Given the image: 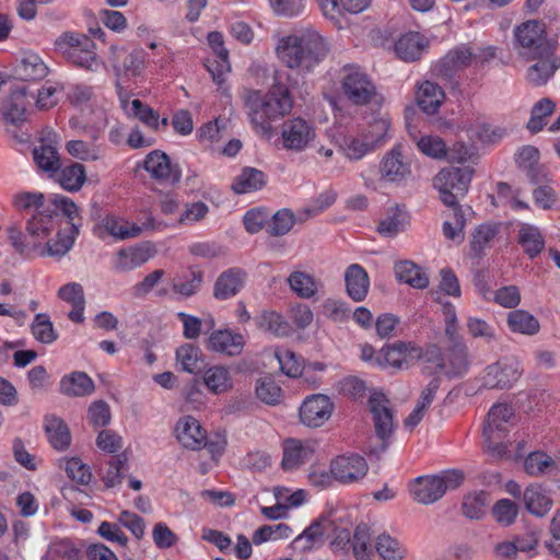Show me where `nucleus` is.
<instances>
[{"label":"nucleus","instance_id":"nucleus-25","mask_svg":"<svg viewBox=\"0 0 560 560\" xmlns=\"http://www.w3.org/2000/svg\"><path fill=\"white\" fill-rule=\"evenodd\" d=\"M469 366L467 348L463 341H456L450 345L445 352V366L443 372L448 377H458L464 375Z\"/></svg>","mask_w":560,"mask_h":560},{"label":"nucleus","instance_id":"nucleus-19","mask_svg":"<svg viewBox=\"0 0 560 560\" xmlns=\"http://www.w3.org/2000/svg\"><path fill=\"white\" fill-rule=\"evenodd\" d=\"M55 229L54 210L44 208L36 214L32 215L26 222V232L32 242L35 243L37 250L42 243L48 238Z\"/></svg>","mask_w":560,"mask_h":560},{"label":"nucleus","instance_id":"nucleus-23","mask_svg":"<svg viewBox=\"0 0 560 560\" xmlns=\"http://www.w3.org/2000/svg\"><path fill=\"white\" fill-rule=\"evenodd\" d=\"M314 447L310 442L289 439L284 442L282 467L285 470L298 468L311 459Z\"/></svg>","mask_w":560,"mask_h":560},{"label":"nucleus","instance_id":"nucleus-39","mask_svg":"<svg viewBox=\"0 0 560 560\" xmlns=\"http://www.w3.org/2000/svg\"><path fill=\"white\" fill-rule=\"evenodd\" d=\"M203 382L207 388L213 394H222L233 386L230 370L222 365H214L206 370Z\"/></svg>","mask_w":560,"mask_h":560},{"label":"nucleus","instance_id":"nucleus-14","mask_svg":"<svg viewBox=\"0 0 560 560\" xmlns=\"http://www.w3.org/2000/svg\"><path fill=\"white\" fill-rule=\"evenodd\" d=\"M143 167L153 178L161 182L176 184L182 177L178 165H173L170 156L160 150H154L147 155Z\"/></svg>","mask_w":560,"mask_h":560},{"label":"nucleus","instance_id":"nucleus-49","mask_svg":"<svg viewBox=\"0 0 560 560\" xmlns=\"http://www.w3.org/2000/svg\"><path fill=\"white\" fill-rule=\"evenodd\" d=\"M375 549L384 560H402L407 553L399 541L387 534H381L376 538Z\"/></svg>","mask_w":560,"mask_h":560},{"label":"nucleus","instance_id":"nucleus-27","mask_svg":"<svg viewBox=\"0 0 560 560\" xmlns=\"http://www.w3.org/2000/svg\"><path fill=\"white\" fill-rule=\"evenodd\" d=\"M410 174V166L404 161L398 148L388 152L381 163V175L387 182H401Z\"/></svg>","mask_w":560,"mask_h":560},{"label":"nucleus","instance_id":"nucleus-55","mask_svg":"<svg viewBox=\"0 0 560 560\" xmlns=\"http://www.w3.org/2000/svg\"><path fill=\"white\" fill-rule=\"evenodd\" d=\"M555 103L550 98H542L537 102L530 112V118L527 128L536 133L546 125L545 118L553 113Z\"/></svg>","mask_w":560,"mask_h":560},{"label":"nucleus","instance_id":"nucleus-22","mask_svg":"<svg viewBox=\"0 0 560 560\" xmlns=\"http://www.w3.org/2000/svg\"><path fill=\"white\" fill-rule=\"evenodd\" d=\"M246 273L240 268H230L217 279L213 295L218 300H228L236 295L244 285Z\"/></svg>","mask_w":560,"mask_h":560},{"label":"nucleus","instance_id":"nucleus-42","mask_svg":"<svg viewBox=\"0 0 560 560\" xmlns=\"http://www.w3.org/2000/svg\"><path fill=\"white\" fill-rule=\"evenodd\" d=\"M288 283L291 290L301 299H312L318 291L320 284L315 278L304 271H293Z\"/></svg>","mask_w":560,"mask_h":560},{"label":"nucleus","instance_id":"nucleus-34","mask_svg":"<svg viewBox=\"0 0 560 560\" xmlns=\"http://www.w3.org/2000/svg\"><path fill=\"white\" fill-rule=\"evenodd\" d=\"M331 528H332V522L328 517H325V516L319 517L317 521L313 522L307 528H305L303 530V533L294 539L295 548H300L301 550L312 549L314 544L316 541H318Z\"/></svg>","mask_w":560,"mask_h":560},{"label":"nucleus","instance_id":"nucleus-8","mask_svg":"<svg viewBox=\"0 0 560 560\" xmlns=\"http://www.w3.org/2000/svg\"><path fill=\"white\" fill-rule=\"evenodd\" d=\"M30 98H34V95H30L26 85L20 84L11 91L1 108L3 120L8 125L7 131L20 143L24 142L25 138L10 127L16 128L26 120L25 114L31 103Z\"/></svg>","mask_w":560,"mask_h":560},{"label":"nucleus","instance_id":"nucleus-2","mask_svg":"<svg viewBox=\"0 0 560 560\" xmlns=\"http://www.w3.org/2000/svg\"><path fill=\"white\" fill-rule=\"evenodd\" d=\"M242 98L255 129L266 136L272 131L271 121L287 115L293 105L289 86L278 77L267 94L244 90Z\"/></svg>","mask_w":560,"mask_h":560},{"label":"nucleus","instance_id":"nucleus-18","mask_svg":"<svg viewBox=\"0 0 560 560\" xmlns=\"http://www.w3.org/2000/svg\"><path fill=\"white\" fill-rule=\"evenodd\" d=\"M244 337L229 329L213 331L208 338V349L229 357L238 355L244 347Z\"/></svg>","mask_w":560,"mask_h":560},{"label":"nucleus","instance_id":"nucleus-52","mask_svg":"<svg viewBox=\"0 0 560 560\" xmlns=\"http://www.w3.org/2000/svg\"><path fill=\"white\" fill-rule=\"evenodd\" d=\"M556 467V462L542 452H532L524 460V469L530 476H540Z\"/></svg>","mask_w":560,"mask_h":560},{"label":"nucleus","instance_id":"nucleus-53","mask_svg":"<svg viewBox=\"0 0 560 560\" xmlns=\"http://www.w3.org/2000/svg\"><path fill=\"white\" fill-rule=\"evenodd\" d=\"M66 150L71 156L82 161H97L101 158V149L94 142L70 140Z\"/></svg>","mask_w":560,"mask_h":560},{"label":"nucleus","instance_id":"nucleus-1","mask_svg":"<svg viewBox=\"0 0 560 560\" xmlns=\"http://www.w3.org/2000/svg\"><path fill=\"white\" fill-rule=\"evenodd\" d=\"M328 51L324 37L312 28L284 36L276 45V54L281 62L302 74L313 72Z\"/></svg>","mask_w":560,"mask_h":560},{"label":"nucleus","instance_id":"nucleus-59","mask_svg":"<svg viewBox=\"0 0 560 560\" xmlns=\"http://www.w3.org/2000/svg\"><path fill=\"white\" fill-rule=\"evenodd\" d=\"M276 358L280 364L281 371L290 376L298 377L303 372V359L298 357L293 351L289 349L277 350Z\"/></svg>","mask_w":560,"mask_h":560},{"label":"nucleus","instance_id":"nucleus-63","mask_svg":"<svg viewBox=\"0 0 560 560\" xmlns=\"http://www.w3.org/2000/svg\"><path fill=\"white\" fill-rule=\"evenodd\" d=\"M298 222V218L290 209L277 211L269 225V233L273 236H282L291 231Z\"/></svg>","mask_w":560,"mask_h":560},{"label":"nucleus","instance_id":"nucleus-35","mask_svg":"<svg viewBox=\"0 0 560 560\" xmlns=\"http://www.w3.org/2000/svg\"><path fill=\"white\" fill-rule=\"evenodd\" d=\"M518 244L524 253L534 259L545 248V240L537 226L524 223L518 230Z\"/></svg>","mask_w":560,"mask_h":560},{"label":"nucleus","instance_id":"nucleus-41","mask_svg":"<svg viewBox=\"0 0 560 560\" xmlns=\"http://www.w3.org/2000/svg\"><path fill=\"white\" fill-rule=\"evenodd\" d=\"M33 160L37 167L46 173H56L60 168L57 149L44 142L33 149Z\"/></svg>","mask_w":560,"mask_h":560},{"label":"nucleus","instance_id":"nucleus-57","mask_svg":"<svg viewBox=\"0 0 560 560\" xmlns=\"http://www.w3.org/2000/svg\"><path fill=\"white\" fill-rule=\"evenodd\" d=\"M255 392L258 399L272 406L279 404L282 396L281 387L269 377L259 378L256 383Z\"/></svg>","mask_w":560,"mask_h":560},{"label":"nucleus","instance_id":"nucleus-48","mask_svg":"<svg viewBox=\"0 0 560 560\" xmlns=\"http://www.w3.org/2000/svg\"><path fill=\"white\" fill-rule=\"evenodd\" d=\"M200 359V349L191 343H185L176 350V360L185 372H199L201 370Z\"/></svg>","mask_w":560,"mask_h":560},{"label":"nucleus","instance_id":"nucleus-58","mask_svg":"<svg viewBox=\"0 0 560 560\" xmlns=\"http://www.w3.org/2000/svg\"><path fill=\"white\" fill-rule=\"evenodd\" d=\"M32 332L36 340L42 343H52L58 338V334L55 331L52 323L48 315L44 313H39L35 316L32 324Z\"/></svg>","mask_w":560,"mask_h":560},{"label":"nucleus","instance_id":"nucleus-29","mask_svg":"<svg viewBox=\"0 0 560 560\" xmlns=\"http://www.w3.org/2000/svg\"><path fill=\"white\" fill-rule=\"evenodd\" d=\"M501 225L499 223H483L478 225L469 242L470 252L474 257H482L487 248H490L500 233Z\"/></svg>","mask_w":560,"mask_h":560},{"label":"nucleus","instance_id":"nucleus-21","mask_svg":"<svg viewBox=\"0 0 560 560\" xmlns=\"http://www.w3.org/2000/svg\"><path fill=\"white\" fill-rule=\"evenodd\" d=\"M523 503L530 514L542 517L551 510L553 501L541 485L530 483L523 491Z\"/></svg>","mask_w":560,"mask_h":560},{"label":"nucleus","instance_id":"nucleus-24","mask_svg":"<svg viewBox=\"0 0 560 560\" xmlns=\"http://www.w3.org/2000/svg\"><path fill=\"white\" fill-rule=\"evenodd\" d=\"M427 46L428 42L424 36L418 32H408L395 43V52L404 61H416L421 57Z\"/></svg>","mask_w":560,"mask_h":560},{"label":"nucleus","instance_id":"nucleus-64","mask_svg":"<svg viewBox=\"0 0 560 560\" xmlns=\"http://www.w3.org/2000/svg\"><path fill=\"white\" fill-rule=\"evenodd\" d=\"M78 235H73V233L69 232V234H65L62 232L57 233V238L52 243L47 241L45 247L42 248L40 255L56 256L60 257L66 255L71 247L73 246L74 238Z\"/></svg>","mask_w":560,"mask_h":560},{"label":"nucleus","instance_id":"nucleus-20","mask_svg":"<svg viewBox=\"0 0 560 560\" xmlns=\"http://www.w3.org/2000/svg\"><path fill=\"white\" fill-rule=\"evenodd\" d=\"M346 291L354 302L363 301L369 292L370 278L359 264H351L345 271Z\"/></svg>","mask_w":560,"mask_h":560},{"label":"nucleus","instance_id":"nucleus-61","mask_svg":"<svg viewBox=\"0 0 560 560\" xmlns=\"http://www.w3.org/2000/svg\"><path fill=\"white\" fill-rule=\"evenodd\" d=\"M388 130L389 120L387 118H375L363 133V138L374 150L385 142Z\"/></svg>","mask_w":560,"mask_h":560},{"label":"nucleus","instance_id":"nucleus-60","mask_svg":"<svg viewBox=\"0 0 560 560\" xmlns=\"http://www.w3.org/2000/svg\"><path fill=\"white\" fill-rule=\"evenodd\" d=\"M8 238L14 250L24 257H30L36 249L35 243L28 237L27 232L23 233L16 225L7 229Z\"/></svg>","mask_w":560,"mask_h":560},{"label":"nucleus","instance_id":"nucleus-3","mask_svg":"<svg viewBox=\"0 0 560 560\" xmlns=\"http://www.w3.org/2000/svg\"><path fill=\"white\" fill-rule=\"evenodd\" d=\"M474 170L469 166L447 167L440 171L433 178L441 201L448 208L460 207L458 199L468 191Z\"/></svg>","mask_w":560,"mask_h":560},{"label":"nucleus","instance_id":"nucleus-17","mask_svg":"<svg viewBox=\"0 0 560 560\" xmlns=\"http://www.w3.org/2000/svg\"><path fill=\"white\" fill-rule=\"evenodd\" d=\"M176 439L186 448L200 450L206 445V431L199 421L187 416L178 420L175 428Z\"/></svg>","mask_w":560,"mask_h":560},{"label":"nucleus","instance_id":"nucleus-5","mask_svg":"<svg viewBox=\"0 0 560 560\" xmlns=\"http://www.w3.org/2000/svg\"><path fill=\"white\" fill-rule=\"evenodd\" d=\"M65 58L90 71H97L102 62L95 52V43L83 34H65L57 40Z\"/></svg>","mask_w":560,"mask_h":560},{"label":"nucleus","instance_id":"nucleus-9","mask_svg":"<svg viewBox=\"0 0 560 560\" xmlns=\"http://www.w3.org/2000/svg\"><path fill=\"white\" fill-rule=\"evenodd\" d=\"M335 480L349 485L362 480L368 471L369 465L365 458L359 454L340 455L330 463Z\"/></svg>","mask_w":560,"mask_h":560},{"label":"nucleus","instance_id":"nucleus-13","mask_svg":"<svg viewBox=\"0 0 560 560\" xmlns=\"http://www.w3.org/2000/svg\"><path fill=\"white\" fill-rule=\"evenodd\" d=\"M472 50L467 45H459L451 49L434 66L438 77L452 81L456 73L472 65Z\"/></svg>","mask_w":560,"mask_h":560},{"label":"nucleus","instance_id":"nucleus-50","mask_svg":"<svg viewBox=\"0 0 560 560\" xmlns=\"http://www.w3.org/2000/svg\"><path fill=\"white\" fill-rule=\"evenodd\" d=\"M259 327L276 337H285L291 332L290 324L276 312H264L259 318Z\"/></svg>","mask_w":560,"mask_h":560},{"label":"nucleus","instance_id":"nucleus-37","mask_svg":"<svg viewBox=\"0 0 560 560\" xmlns=\"http://www.w3.org/2000/svg\"><path fill=\"white\" fill-rule=\"evenodd\" d=\"M45 431L54 448L62 451L70 445L71 435L67 424L55 416H46Z\"/></svg>","mask_w":560,"mask_h":560},{"label":"nucleus","instance_id":"nucleus-31","mask_svg":"<svg viewBox=\"0 0 560 560\" xmlns=\"http://www.w3.org/2000/svg\"><path fill=\"white\" fill-rule=\"evenodd\" d=\"M396 279L416 289H424L429 285V278L421 267L411 260H400L394 266Z\"/></svg>","mask_w":560,"mask_h":560},{"label":"nucleus","instance_id":"nucleus-28","mask_svg":"<svg viewBox=\"0 0 560 560\" xmlns=\"http://www.w3.org/2000/svg\"><path fill=\"white\" fill-rule=\"evenodd\" d=\"M60 393L69 397H83L91 395L94 389V382L84 372H72L65 375L60 381Z\"/></svg>","mask_w":560,"mask_h":560},{"label":"nucleus","instance_id":"nucleus-4","mask_svg":"<svg viewBox=\"0 0 560 560\" xmlns=\"http://www.w3.org/2000/svg\"><path fill=\"white\" fill-rule=\"evenodd\" d=\"M368 408L373 422L380 446L369 450L371 455H380L389 445V440L395 430L394 409L390 400L381 392H374L368 399Z\"/></svg>","mask_w":560,"mask_h":560},{"label":"nucleus","instance_id":"nucleus-38","mask_svg":"<svg viewBox=\"0 0 560 560\" xmlns=\"http://www.w3.org/2000/svg\"><path fill=\"white\" fill-rule=\"evenodd\" d=\"M266 185V175L255 167H245L234 179L232 189L236 194H247L261 189Z\"/></svg>","mask_w":560,"mask_h":560},{"label":"nucleus","instance_id":"nucleus-40","mask_svg":"<svg viewBox=\"0 0 560 560\" xmlns=\"http://www.w3.org/2000/svg\"><path fill=\"white\" fill-rule=\"evenodd\" d=\"M508 325L513 332L536 335L539 331L538 319L524 310L512 311L508 315Z\"/></svg>","mask_w":560,"mask_h":560},{"label":"nucleus","instance_id":"nucleus-16","mask_svg":"<svg viewBox=\"0 0 560 560\" xmlns=\"http://www.w3.org/2000/svg\"><path fill=\"white\" fill-rule=\"evenodd\" d=\"M155 254L149 243L119 249L114 261L115 270L126 272L144 265Z\"/></svg>","mask_w":560,"mask_h":560},{"label":"nucleus","instance_id":"nucleus-26","mask_svg":"<svg viewBox=\"0 0 560 560\" xmlns=\"http://www.w3.org/2000/svg\"><path fill=\"white\" fill-rule=\"evenodd\" d=\"M411 495L418 503H434L444 495L443 485L436 476L419 477L411 488Z\"/></svg>","mask_w":560,"mask_h":560},{"label":"nucleus","instance_id":"nucleus-7","mask_svg":"<svg viewBox=\"0 0 560 560\" xmlns=\"http://www.w3.org/2000/svg\"><path fill=\"white\" fill-rule=\"evenodd\" d=\"M545 25L538 21H527L514 31L518 55L529 60L534 54H551L555 45L546 38Z\"/></svg>","mask_w":560,"mask_h":560},{"label":"nucleus","instance_id":"nucleus-54","mask_svg":"<svg viewBox=\"0 0 560 560\" xmlns=\"http://www.w3.org/2000/svg\"><path fill=\"white\" fill-rule=\"evenodd\" d=\"M352 550L357 560H370L373 555L372 548L370 547V529L364 523L355 527Z\"/></svg>","mask_w":560,"mask_h":560},{"label":"nucleus","instance_id":"nucleus-44","mask_svg":"<svg viewBox=\"0 0 560 560\" xmlns=\"http://www.w3.org/2000/svg\"><path fill=\"white\" fill-rule=\"evenodd\" d=\"M128 470V457L120 453L110 458L105 471H102V479L107 488L120 485L125 472Z\"/></svg>","mask_w":560,"mask_h":560},{"label":"nucleus","instance_id":"nucleus-10","mask_svg":"<svg viewBox=\"0 0 560 560\" xmlns=\"http://www.w3.org/2000/svg\"><path fill=\"white\" fill-rule=\"evenodd\" d=\"M522 373L520 362L514 359H503L487 366L482 377L486 388H506L516 382Z\"/></svg>","mask_w":560,"mask_h":560},{"label":"nucleus","instance_id":"nucleus-56","mask_svg":"<svg viewBox=\"0 0 560 560\" xmlns=\"http://www.w3.org/2000/svg\"><path fill=\"white\" fill-rule=\"evenodd\" d=\"M208 43L210 47L214 50L218 58L220 59V62L218 63V67H220V71L218 74L213 73V80L221 84L223 79V72L229 71V51L224 48L223 45V36L219 32H211L208 35Z\"/></svg>","mask_w":560,"mask_h":560},{"label":"nucleus","instance_id":"nucleus-62","mask_svg":"<svg viewBox=\"0 0 560 560\" xmlns=\"http://www.w3.org/2000/svg\"><path fill=\"white\" fill-rule=\"evenodd\" d=\"M418 149L425 155L441 160L446 158L447 148L445 142L438 136H422L417 140Z\"/></svg>","mask_w":560,"mask_h":560},{"label":"nucleus","instance_id":"nucleus-15","mask_svg":"<svg viewBox=\"0 0 560 560\" xmlns=\"http://www.w3.org/2000/svg\"><path fill=\"white\" fill-rule=\"evenodd\" d=\"M528 61H536L527 69L526 75L527 81L534 86L545 85L560 68V58L556 56V46L551 47V54L544 56L537 52Z\"/></svg>","mask_w":560,"mask_h":560},{"label":"nucleus","instance_id":"nucleus-30","mask_svg":"<svg viewBox=\"0 0 560 560\" xmlns=\"http://www.w3.org/2000/svg\"><path fill=\"white\" fill-rule=\"evenodd\" d=\"M420 357V350L410 343L397 342L387 348L383 355L375 358V363L383 365L384 363L396 369H402L407 365V358Z\"/></svg>","mask_w":560,"mask_h":560},{"label":"nucleus","instance_id":"nucleus-46","mask_svg":"<svg viewBox=\"0 0 560 560\" xmlns=\"http://www.w3.org/2000/svg\"><path fill=\"white\" fill-rule=\"evenodd\" d=\"M514 412L511 406L506 404H498L491 407L488 412L487 423L483 430L487 432L498 431L505 433L508 431L506 423L513 417Z\"/></svg>","mask_w":560,"mask_h":560},{"label":"nucleus","instance_id":"nucleus-45","mask_svg":"<svg viewBox=\"0 0 560 560\" xmlns=\"http://www.w3.org/2000/svg\"><path fill=\"white\" fill-rule=\"evenodd\" d=\"M86 179L85 167L80 163H72L58 174V182L68 191H78Z\"/></svg>","mask_w":560,"mask_h":560},{"label":"nucleus","instance_id":"nucleus-12","mask_svg":"<svg viewBox=\"0 0 560 560\" xmlns=\"http://www.w3.org/2000/svg\"><path fill=\"white\" fill-rule=\"evenodd\" d=\"M281 136L285 149L302 151L314 140L316 133L307 120L293 118L283 122Z\"/></svg>","mask_w":560,"mask_h":560},{"label":"nucleus","instance_id":"nucleus-47","mask_svg":"<svg viewBox=\"0 0 560 560\" xmlns=\"http://www.w3.org/2000/svg\"><path fill=\"white\" fill-rule=\"evenodd\" d=\"M51 205L55 207L52 210H60L68 219L71 228L70 232L73 235H79L81 219L79 217V208L70 198L61 195H55L51 199Z\"/></svg>","mask_w":560,"mask_h":560},{"label":"nucleus","instance_id":"nucleus-32","mask_svg":"<svg viewBox=\"0 0 560 560\" xmlns=\"http://www.w3.org/2000/svg\"><path fill=\"white\" fill-rule=\"evenodd\" d=\"M445 98V93L440 85L434 82H423L417 92V103L427 114L438 112Z\"/></svg>","mask_w":560,"mask_h":560},{"label":"nucleus","instance_id":"nucleus-51","mask_svg":"<svg viewBox=\"0 0 560 560\" xmlns=\"http://www.w3.org/2000/svg\"><path fill=\"white\" fill-rule=\"evenodd\" d=\"M489 504V494L485 491L474 492L465 497L462 509L465 516L479 520Z\"/></svg>","mask_w":560,"mask_h":560},{"label":"nucleus","instance_id":"nucleus-6","mask_svg":"<svg viewBox=\"0 0 560 560\" xmlns=\"http://www.w3.org/2000/svg\"><path fill=\"white\" fill-rule=\"evenodd\" d=\"M341 88L345 96L353 105L380 103V95L374 83L358 66L342 68Z\"/></svg>","mask_w":560,"mask_h":560},{"label":"nucleus","instance_id":"nucleus-43","mask_svg":"<svg viewBox=\"0 0 560 560\" xmlns=\"http://www.w3.org/2000/svg\"><path fill=\"white\" fill-rule=\"evenodd\" d=\"M104 229L117 240H128L140 236L142 228L116 217H106L103 220Z\"/></svg>","mask_w":560,"mask_h":560},{"label":"nucleus","instance_id":"nucleus-36","mask_svg":"<svg viewBox=\"0 0 560 560\" xmlns=\"http://www.w3.org/2000/svg\"><path fill=\"white\" fill-rule=\"evenodd\" d=\"M15 74L22 81H38L48 74V67L39 56L30 54L16 66Z\"/></svg>","mask_w":560,"mask_h":560},{"label":"nucleus","instance_id":"nucleus-11","mask_svg":"<svg viewBox=\"0 0 560 560\" xmlns=\"http://www.w3.org/2000/svg\"><path fill=\"white\" fill-rule=\"evenodd\" d=\"M334 404L328 396L315 394L308 396L300 408L301 422L311 428L323 425L330 417Z\"/></svg>","mask_w":560,"mask_h":560},{"label":"nucleus","instance_id":"nucleus-33","mask_svg":"<svg viewBox=\"0 0 560 560\" xmlns=\"http://www.w3.org/2000/svg\"><path fill=\"white\" fill-rule=\"evenodd\" d=\"M409 225V217L398 206L388 209L385 218L380 221L377 231L386 237H395Z\"/></svg>","mask_w":560,"mask_h":560}]
</instances>
